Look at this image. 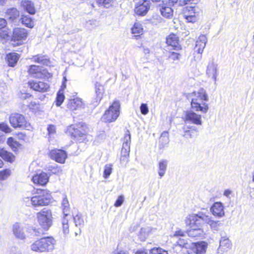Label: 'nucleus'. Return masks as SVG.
Segmentation results:
<instances>
[{"instance_id":"f257e3e1","label":"nucleus","mask_w":254,"mask_h":254,"mask_svg":"<svg viewBox=\"0 0 254 254\" xmlns=\"http://www.w3.org/2000/svg\"><path fill=\"white\" fill-rule=\"evenodd\" d=\"M52 196L50 191L41 189L37 190L35 195L24 198V201L27 206L35 208L47 206L52 202Z\"/></svg>"},{"instance_id":"f03ea898","label":"nucleus","mask_w":254,"mask_h":254,"mask_svg":"<svg viewBox=\"0 0 254 254\" xmlns=\"http://www.w3.org/2000/svg\"><path fill=\"white\" fill-rule=\"evenodd\" d=\"M208 97L206 91L203 88H200L198 91L192 93L191 101V108L195 111H199L202 113H206L209 109L208 104L203 102L207 101Z\"/></svg>"},{"instance_id":"7ed1b4c3","label":"nucleus","mask_w":254,"mask_h":254,"mask_svg":"<svg viewBox=\"0 0 254 254\" xmlns=\"http://www.w3.org/2000/svg\"><path fill=\"white\" fill-rule=\"evenodd\" d=\"M56 244L55 240L52 237H43L36 241L31 245L33 251L39 253L52 251Z\"/></svg>"},{"instance_id":"20e7f679","label":"nucleus","mask_w":254,"mask_h":254,"mask_svg":"<svg viewBox=\"0 0 254 254\" xmlns=\"http://www.w3.org/2000/svg\"><path fill=\"white\" fill-rule=\"evenodd\" d=\"M190 224L206 223L208 224L211 229L213 231H219L220 227L222 226V223L220 221H214L211 218L202 213H199L197 214H192L189 215Z\"/></svg>"},{"instance_id":"39448f33","label":"nucleus","mask_w":254,"mask_h":254,"mask_svg":"<svg viewBox=\"0 0 254 254\" xmlns=\"http://www.w3.org/2000/svg\"><path fill=\"white\" fill-rule=\"evenodd\" d=\"M37 217L39 224L43 229L48 230L52 225L53 217L51 210L43 209L37 213Z\"/></svg>"},{"instance_id":"423d86ee","label":"nucleus","mask_w":254,"mask_h":254,"mask_svg":"<svg viewBox=\"0 0 254 254\" xmlns=\"http://www.w3.org/2000/svg\"><path fill=\"white\" fill-rule=\"evenodd\" d=\"M66 132L71 138L79 142H83L86 137V132L82 128V125L81 124L68 126Z\"/></svg>"},{"instance_id":"0eeeda50","label":"nucleus","mask_w":254,"mask_h":254,"mask_svg":"<svg viewBox=\"0 0 254 254\" xmlns=\"http://www.w3.org/2000/svg\"><path fill=\"white\" fill-rule=\"evenodd\" d=\"M120 107L119 102L117 101H114L102 116V121L109 123L115 122L119 116Z\"/></svg>"},{"instance_id":"6e6552de","label":"nucleus","mask_w":254,"mask_h":254,"mask_svg":"<svg viewBox=\"0 0 254 254\" xmlns=\"http://www.w3.org/2000/svg\"><path fill=\"white\" fill-rule=\"evenodd\" d=\"M9 123L11 126L14 128H22L30 130L31 128L24 116L18 113H13L10 115L9 118Z\"/></svg>"},{"instance_id":"1a4fd4ad","label":"nucleus","mask_w":254,"mask_h":254,"mask_svg":"<svg viewBox=\"0 0 254 254\" xmlns=\"http://www.w3.org/2000/svg\"><path fill=\"white\" fill-rule=\"evenodd\" d=\"M28 36V31L21 28H15L13 30L11 41L14 42L13 45L18 46L23 43Z\"/></svg>"},{"instance_id":"9d476101","label":"nucleus","mask_w":254,"mask_h":254,"mask_svg":"<svg viewBox=\"0 0 254 254\" xmlns=\"http://www.w3.org/2000/svg\"><path fill=\"white\" fill-rule=\"evenodd\" d=\"M185 122L196 125L201 126L202 124L201 116L197 114L192 110L187 111L185 113Z\"/></svg>"},{"instance_id":"9b49d317","label":"nucleus","mask_w":254,"mask_h":254,"mask_svg":"<svg viewBox=\"0 0 254 254\" xmlns=\"http://www.w3.org/2000/svg\"><path fill=\"white\" fill-rule=\"evenodd\" d=\"M189 216L186 220V223L190 226L191 229L188 231L187 233L190 237H202L204 233L202 229L199 227L198 225H200L198 223L195 224H190Z\"/></svg>"},{"instance_id":"f8f14e48","label":"nucleus","mask_w":254,"mask_h":254,"mask_svg":"<svg viewBox=\"0 0 254 254\" xmlns=\"http://www.w3.org/2000/svg\"><path fill=\"white\" fill-rule=\"evenodd\" d=\"M131 143V135L128 130H127L124 135L123 143L121 150V155L123 157L129 156L130 152V145Z\"/></svg>"},{"instance_id":"ddd939ff","label":"nucleus","mask_w":254,"mask_h":254,"mask_svg":"<svg viewBox=\"0 0 254 254\" xmlns=\"http://www.w3.org/2000/svg\"><path fill=\"white\" fill-rule=\"evenodd\" d=\"M195 6H186L183 8V13L188 22H194L196 20L198 12Z\"/></svg>"},{"instance_id":"4468645a","label":"nucleus","mask_w":254,"mask_h":254,"mask_svg":"<svg viewBox=\"0 0 254 254\" xmlns=\"http://www.w3.org/2000/svg\"><path fill=\"white\" fill-rule=\"evenodd\" d=\"M49 155L52 159L60 163H64L67 158L66 152L64 150L61 149L52 150L50 152Z\"/></svg>"},{"instance_id":"2eb2a0df","label":"nucleus","mask_w":254,"mask_h":254,"mask_svg":"<svg viewBox=\"0 0 254 254\" xmlns=\"http://www.w3.org/2000/svg\"><path fill=\"white\" fill-rule=\"evenodd\" d=\"M150 4L151 2L147 0H144L142 2H139L134 9L135 14L139 16L146 15L150 8Z\"/></svg>"},{"instance_id":"dca6fc26","label":"nucleus","mask_w":254,"mask_h":254,"mask_svg":"<svg viewBox=\"0 0 254 254\" xmlns=\"http://www.w3.org/2000/svg\"><path fill=\"white\" fill-rule=\"evenodd\" d=\"M206 72L207 75L208 77H211L214 80L215 83L218 76V64L214 62V59H212L209 62Z\"/></svg>"},{"instance_id":"f3484780","label":"nucleus","mask_w":254,"mask_h":254,"mask_svg":"<svg viewBox=\"0 0 254 254\" xmlns=\"http://www.w3.org/2000/svg\"><path fill=\"white\" fill-rule=\"evenodd\" d=\"M29 74L31 76L36 78H43L46 76V71L42 70V68L36 65H32L28 69Z\"/></svg>"},{"instance_id":"a211bd4d","label":"nucleus","mask_w":254,"mask_h":254,"mask_svg":"<svg viewBox=\"0 0 254 254\" xmlns=\"http://www.w3.org/2000/svg\"><path fill=\"white\" fill-rule=\"evenodd\" d=\"M29 85L33 90L41 92H47L50 88L49 84L41 81H30Z\"/></svg>"},{"instance_id":"6ab92c4d","label":"nucleus","mask_w":254,"mask_h":254,"mask_svg":"<svg viewBox=\"0 0 254 254\" xmlns=\"http://www.w3.org/2000/svg\"><path fill=\"white\" fill-rule=\"evenodd\" d=\"M232 243L230 240L226 237H222L220 240V245L218 249V253L223 254L228 252L232 248Z\"/></svg>"},{"instance_id":"aec40b11","label":"nucleus","mask_w":254,"mask_h":254,"mask_svg":"<svg viewBox=\"0 0 254 254\" xmlns=\"http://www.w3.org/2000/svg\"><path fill=\"white\" fill-rule=\"evenodd\" d=\"M212 214L218 217H222L225 215L224 206L221 202H215L210 208Z\"/></svg>"},{"instance_id":"412c9836","label":"nucleus","mask_w":254,"mask_h":254,"mask_svg":"<svg viewBox=\"0 0 254 254\" xmlns=\"http://www.w3.org/2000/svg\"><path fill=\"white\" fill-rule=\"evenodd\" d=\"M207 42V38L206 36L204 35L199 36L196 42L195 47L194 48L195 51L198 54H202L205 47Z\"/></svg>"},{"instance_id":"4be33fe9","label":"nucleus","mask_w":254,"mask_h":254,"mask_svg":"<svg viewBox=\"0 0 254 254\" xmlns=\"http://www.w3.org/2000/svg\"><path fill=\"white\" fill-rule=\"evenodd\" d=\"M49 178L47 174L42 172L39 174L35 175L32 178V181L35 184L43 186L48 183Z\"/></svg>"},{"instance_id":"5701e85b","label":"nucleus","mask_w":254,"mask_h":254,"mask_svg":"<svg viewBox=\"0 0 254 254\" xmlns=\"http://www.w3.org/2000/svg\"><path fill=\"white\" fill-rule=\"evenodd\" d=\"M23 230V227L19 223H16L13 226V233L17 239L22 240L25 239L26 235Z\"/></svg>"},{"instance_id":"b1692460","label":"nucleus","mask_w":254,"mask_h":254,"mask_svg":"<svg viewBox=\"0 0 254 254\" xmlns=\"http://www.w3.org/2000/svg\"><path fill=\"white\" fill-rule=\"evenodd\" d=\"M166 43L168 46L172 47V49L176 50L180 49L178 37L175 34H171L167 37Z\"/></svg>"},{"instance_id":"393cba45","label":"nucleus","mask_w":254,"mask_h":254,"mask_svg":"<svg viewBox=\"0 0 254 254\" xmlns=\"http://www.w3.org/2000/svg\"><path fill=\"white\" fill-rule=\"evenodd\" d=\"M83 106V103L81 99L79 98L69 100L67 104V108L72 111L82 108Z\"/></svg>"},{"instance_id":"a878e982","label":"nucleus","mask_w":254,"mask_h":254,"mask_svg":"<svg viewBox=\"0 0 254 254\" xmlns=\"http://www.w3.org/2000/svg\"><path fill=\"white\" fill-rule=\"evenodd\" d=\"M22 7L30 14H34L36 10L34 3L29 0H22L21 2Z\"/></svg>"},{"instance_id":"bb28decb","label":"nucleus","mask_w":254,"mask_h":254,"mask_svg":"<svg viewBox=\"0 0 254 254\" xmlns=\"http://www.w3.org/2000/svg\"><path fill=\"white\" fill-rule=\"evenodd\" d=\"M5 16L11 22H14L19 16V12L15 8H9L6 10Z\"/></svg>"},{"instance_id":"cd10ccee","label":"nucleus","mask_w":254,"mask_h":254,"mask_svg":"<svg viewBox=\"0 0 254 254\" xmlns=\"http://www.w3.org/2000/svg\"><path fill=\"white\" fill-rule=\"evenodd\" d=\"M172 6L169 5H164L160 8V11L161 15L166 18H171L173 15V10Z\"/></svg>"},{"instance_id":"c85d7f7f","label":"nucleus","mask_w":254,"mask_h":254,"mask_svg":"<svg viewBox=\"0 0 254 254\" xmlns=\"http://www.w3.org/2000/svg\"><path fill=\"white\" fill-rule=\"evenodd\" d=\"M207 247V243L202 241L195 243L194 251L196 254H204Z\"/></svg>"},{"instance_id":"c756f323","label":"nucleus","mask_w":254,"mask_h":254,"mask_svg":"<svg viewBox=\"0 0 254 254\" xmlns=\"http://www.w3.org/2000/svg\"><path fill=\"white\" fill-rule=\"evenodd\" d=\"M95 91L96 102H100L103 98L104 92V86L100 83L96 82L95 84Z\"/></svg>"},{"instance_id":"7c9ffc66","label":"nucleus","mask_w":254,"mask_h":254,"mask_svg":"<svg viewBox=\"0 0 254 254\" xmlns=\"http://www.w3.org/2000/svg\"><path fill=\"white\" fill-rule=\"evenodd\" d=\"M156 229L151 227H146L145 228H142L138 235L139 239L141 241H145L149 234Z\"/></svg>"},{"instance_id":"2f4dec72","label":"nucleus","mask_w":254,"mask_h":254,"mask_svg":"<svg viewBox=\"0 0 254 254\" xmlns=\"http://www.w3.org/2000/svg\"><path fill=\"white\" fill-rule=\"evenodd\" d=\"M19 55L16 53H11L7 55L6 61L9 66L13 67L15 65L19 59Z\"/></svg>"},{"instance_id":"473e14b6","label":"nucleus","mask_w":254,"mask_h":254,"mask_svg":"<svg viewBox=\"0 0 254 254\" xmlns=\"http://www.w3.org/2000/svg\"><path fill=\"white\" fill-rule=\"evenodd\" d=\"M62 209L64 214V216L69 217L68 214L70 212V206L66 195H64L63 198L62 202Z\"/></svg>"},{"instance_id":"72a5a7b5","label":"nucleus","mask_w":254,"mask_h":254,"mask_svg":"<svg viewBox=\"0 0 254 254\" xmlns=\"http://www.w3.org/2000/svg\"><path fill=\"white\" fill-rule=\"evenodd\" d=\"M0 156L5 161L10 163L13 162L15 158V156L12 153L3 149L0 151Z\"/></svg>"},{"instance_id":"f704fd0d","label":"nucleus","mask_w":254,"mask_h":254,"mask_svg":"<svg viewBox=\"0 0 254 254\" xmlns=\"http://www.w3.org/2000/svg\"><path fill=\"white\" fill-rule=\"evenodd\" d=\"M32 59L35 62L39 63L42 65H48L50 64V60L46 56L38 55L33 56Z\"/></svg>"},{"instance_id":"c9c22d12","label":"nucleus","mask_w":254,"mask_h":254,"mask_svg":"<svg viewBox=\"0 0 254 254\" xmlns=\"http://www.w3.org/2000/svg\"><path fill=\"white\" fill-rule=\"evenodd\" d=\"M168 163V161L165 159L160 160L158 162V174L160 178L163 177L165 174Z\"/></svg>"},{"instance_id":"e433bc0d","label":"nucleus","mask_w":254,"mask_h":254,"mask_svg":"<svg viewBox=\"0 0 254 254\" xmlns=\"http://www.w3.org/2000/svg\"><path fill=\"white\" fill-rule=\"evenodd\" d=\"M73 220L76 227H79V233L81 232L80 228L83 227L84 221L82 214L78 213L75 216H73Z\"/></svg>"},{"instance_id":"4c0bfd02","label":"nucleus","mask_w":254,"mask_h":254,"mask_svg":"<svg viewBox=\"0 0 254 254\" xmlns=\"http://www.w3.org/2000/svg\"><path fill=\"white\" fill-rule=\"evenodd\" d=\"M7 143L13 151H16L21 146L17 140L12 137H8L7 140Z\"/></svg>"},{"instance_id":"58836bf2","label":"nucleus","mask_w":254,"mask_h":254,"mask_svg":"<svg viewBox=\"0 0 254 254\" xmlns=\"http://www.w3.org/2000/svg\"><path fill=\"white\" fill-rule=\"evenodd\" d=\"M20 20L22 24L27 27L32 28L34 27V22L33 19L28 15H22Z\"/></svg>"},{"instance_id":"ea45409f","label":"nucleus","mask_w":254,"mask_h":254,"mask_svg":"<svg viewBox=\"0 0 254 254\" xmlns=\"http://www.w3.org/2000/svg\"><path fill=\"white\" fill-rule=\"evenodd\" d=\"M68 217L64 216L62 220V230L64 235H66L69 233Z\"/></svg>"},{"instance_id":"a19ab883","label":"nucleus","mask_w":254,"mask_h":254,"mask_svg":"<svg viewBox=\"0 0 254 254\" xmlns=\"http://www.w3.org/2000/svg\"><path fill=\"white\" fill-rule=\"evenodd\" d=\"M169 141L168 132L164 131L162 133L160 137L159 142L161 143L162 147H164L165 145L168 144Z\"/></svg>"},{"instance_id":"79ce46f5","label":"nucleus","mask_w":254,"mask_h":254,"mask_svg":"<svg viewBox=\"0 0 254 254\" xmlns=\"http://www.w3.org/2000/svg\"><path fill=\"white\" fill-rule=\"evenodd\" d=\"M132 33L133 34H140L143 32V28L140 23L136 22L134 23L133 27L131 29Z\"/></svg>"},{"instance_id":"37998d69","label":"nucleus","mask_w":254,"mask_h":254,"mask_svg":"<svg viewBox=\"0 0 254 254\" xmlns=\"http://www.w3.org/2000/svg\"><path fill=\"white\" fill-rule=\"evenodd\" d=\"M112 167L113 165L111 164H108L105 166L103 173L104 178L107 179L110 176L112 172Z\"/></svg>"},{"instance_id":"c03bdc74","label":"nucleus","mask_w":254,"mask_h":254,"mask_svg":"<svg viewBox=\"0 0 254 254\" xmlns=\"http://www.w3.org/2000/svg\"><path fill=\"white\" fill-rule=\"evenodd\" d=\"M11 175V171L8 169H6L0 171V180H6Z\"/></svg>"},{"instance_id":"a18cd8bd","label":"nucleus","mask_w":254,"mask_h":254,"mask_svg":"<svg viewBox=\"0 0 254 254\" xmlns=\"http://www.w3.org/2000/svg\"><path fill=\"white\" fill-rule=\"evenodd\" d=\"M64 95L63 92H61L60 91L58 92L56 100V104L57 106H60L64 102Z\"/></svg>"},{"instance_id":"49530a36","label":"nucleus","mask_w":254,"mask_h":254,"mask_svg":"<svg viewBox=\"0 0 254 254\" xmlns=\"http://www.w3.org/2000/svg\"><path fill=\"white\" fill-rule=\"evenodd\" d=\"M150 254H168V252L161 248H154L150 250Z\"/></svg>"},{"instance_id":"de8ad7c7","label":"nucleus","mask_w":254,"mask_h":254,"mask_svg":"<svg viewBox=\"0 0 254 254\" xmlns=\"http://www.w3.org/2000/svg\"><path fill=\"white\" fill-rule=\"evenodd\" d=\"M50 174H56L62 172V170L57 165H51L48 168Z\"/></svg>"},{"instance_id":"09e8293b","label":"nucleus","mask_w":254,"mask_h":254,"mask_svg":"<svg viewBox=\"0 0 254 254\" xmlns=\"http://www.w3.org/2000/svg\"><path fill=\"white\" fill-rule=\"evenodd\" d=\"M97 2L105 7L109 8L112 4V0H97Z\"/></svg>"},{"instance_id":"8fccbe9b","label":"nucleus","mask_w":254,"mask_h":254,"mask_svg":"<svg viewBox=\"0 0 254 254\" xmlns=\"http://www.w3.org/2000/svg\"><path fill=\"white\" fill-rule=\"evenodd\" d=\"M0 130L6 133H9L11 131V129L5 123H2L0 124Z\"/></svg>"},{"instance_id":"3c124183","label":"nucleus","mask_w":254,"mask_h":254,"mask_svg":"<svg viewBox=\"0 0 254 254\" xmlns=\"http://www.w3.org/2000/svg\"><path fill=\"white\" fill-rule=\"evenodd\" d=\"M179 0H162L164 5L173 6L175 4H178Z\"/></svg>"},{"instance_id":"603ef678","label":"nucleus","mask_w":254,"mask_h":254,"mask_svg":"<svg viewBox=\"0 0 254 254\" xmlns=\"http://www.w3.org/2000/svg\"><path fill=\"white\" fill-rule=\"evenodd\" d=\"M140 110L142 114L144 115L147 114L149 112L147 105L145 103H142L140 106Z\"/></svg>"},{"instance_id":"864d4df0","label":"nucleus","mask_w":254,"mask_h":254,"mask_svg":"<svg viewBox=\"0 0 254 254\" xmlns=\"http://www.w3.org/2000/svg\"><path fill=\"white\" fill-rule=\"evenodd\" d=\"M124 201V196L123 195H120L116 201L114 206L116 207L121 206Z\"/></svg>"},{"instance_id":"5fc2aeb1","label":"nucleus","mask_w":254,"mask_h":254,"mask_svg":"<svg viewBox=\"0 0 254 254\" xmlns=\"http://www.w3.org/2000/svg\"><path fill=\"white\" fill-rule=\"evenodd\" d=\"M178 244L180 247L185 248L186 249H187L189 247V244L186 241L183 239H179L178 241Z\"/></svg>"},{"instance_id":"6e6d98bb","label":"nucleus","mask_w":254,"mask_h":254,"mask_svg":"<svg viewBox=\"0 0 254 254\" xmlns=\"http://www.w3.org/2000/svg\"><path fill=\"white\" fill-rule=\"evenodd\" d=\"M180 57V54L175 52H170L169 58L173 61L179 60Z\"/></svg>"},{"instance_id":"4d7b16f0","label":"nucleus","mask_w":254,"mask_h":254,"mask_svg":"<svg viewBox=\"0 0 254 254\" xmlns=\"http://www.w3.org/2000/svg\"><path fill=\"white\" fill-rule=\"evenodd\" d=\"M55 127L54 125H49L47 128L49 134H51L55 132Z\"/></svg>"},{"instance_id":"13d9d810","label":"nucleus","mask_w":254,"mask_h":254,"mask_svg":"<svg viewBox=\"0 0 254 254\" xmlns=\"http://www.w3.org/2000/svg\"><path fill=\"white\" fill-rule=\"evenodd\" d=\"M6 25V21L4 18H0V30L5 28Z\"/></svg>"},{"instance_id":"bf43d9fd","label":"nucleus","mask_w":254,"mask_h":254,"mask_svg":"<svg viewBox=\"0 0 254 254\" xmlns=\"http://www.w3.org/2000/svg\"><path fill=\"white\" fill-rule=\"evenodd\" d=\"M184 136L185 137H189L190 138H192L193 137L192 134H191V130H187L185 131V134Z\"/></svg>"},{"instance_id":"052dcab7","label":"nucleus","mask_w":254,"mask_h":254,"mask_svg":"<svg viewBox=\"0 0 254 254\" xmlns=\"http://www.w3.org/2000/svg\"><path fill=\"white\" fill-rule=\"evenodd\" d=\"M232 191L229 190H226L224 192V195L227 197H230V195L232 193Z\"/></svg>"},{"instance_id":"680f3d73","label":"nucleus","mask_w":254,"mask_h":254,"mask_svg":"<svg viewBox=\"0 0 254 254\" xmlns=\"http://www.w3.org/2000/svg\"><path fill=\"white\" fill-rule=\"evenodd\" d=\"M135 254H148V253L144 249H143V250H138L135 253Z\"/></svg>"},{"instance_id":"e2e57ef3","label":"nucleus","mask_w":254,"mask_h":254,"mask_svg":"<svg viewBox=\"0 0 254 254\" xmlns=\"http://www.w3.org/2000/svg\"><path fill=\"white\" fill-rule=\"evenodd\" d=\"M18 137L19 138L21 139H24V137H25V135L23 134L22 133H19Z\"/></svg>"},{"instance_id":"0e129e2a","label":"nucleus","mask_w":254,"mask_h":254,"mask_svg":"<svg viewBox=\"0 0 254 254\" xmlns=\"http://www.w3.org/2000/svg\"><path fill=\"white\" fill-rule=\"evenodd\" d=\"M176 235L179 236H183V233L181 232H176Z\"/></svg>"},{"instance_id":"69168bd1","label":"nucleus","mask_w":254,"mask_h":254,"mask_svg":"<svg viewBox=\"0 0 254 254\" xmlns=\"http://www.w3.org/2000/svg\"><path fill=\"white\" fill-rule=\"evenodd\" d=\"M3 165V163L2 161L0 159V168H1Z\"/></svg>"},{"instance_id":"338daca9","label":"nucleus","mask_w":254,"mask_h":254,"mask_svg":"<svg viewBox=\"0 0 254 254\" xmlns=\"http://www.w3.org/2000/svg\"><path fill=\"white\" fill-rule=\"evenodd\" d=\"M5 0H0V4L2 5L4 2Z\"/></svg>"},{"instance_id":"774afa93","label":"nucleus","mask_w":254,"mask_h":254,"mask_svg":"<svg viewBox=\"0 0 254 254\" xmlns=\"http://www.w3.org/2000/svg\"><path fill=\"white\" fill-rule=\"evenodd\" d=\"M252 175H253V182H254V171H253V173H252Z\"/></svg>"}]
</instances>
